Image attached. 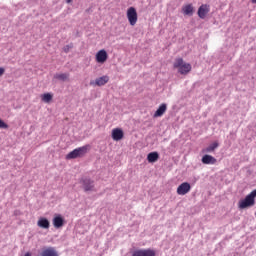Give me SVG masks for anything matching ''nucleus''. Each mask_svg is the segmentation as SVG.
<instances>
[{"instance_id": "obj_12", "label": "nucleus", "mask_w": 256, "mask_h": 256, "mask_svg": "<svg viewBox=\"0 0 256 256\" xmlns=\"http://www.w3.org/2000/svg\"><path fill=\"white\" fill-rule=\"evenodd\" d=\"M107 59H108V54L106 50H100L99 52H97L96 61H98L99 64H104L105 61H107Z\"/></svg>"}, {"instance_id": "obj_13", "label": "nucleus", "mask_w": 256, "mask_h": 256, "mask_svg": "<svg viewBox=\"0 0 256 256\" xmlns=\"http://www.w3.org/2000/svg\"><path fill=\"white\" fill-rule=\"evenodd\" d=\"M165 112H167V104H160V106L158 107L154 114V118H160L165 114Z\"/></svg>"}, {"instance_id": "obj_1", "label": "nucleus", "mask_w": 256, "mask_h": 256, "mask_svg": "<svg viewBox=\"0 0 256 256\" xmlns=\"http://www.w3.org/2000/svg\"><path fill=\"white\" fill-rule=\"evenodd\" d=\"M256 190H252L243 200L239 202V208L244 210L245 208H250L255 206Z\"/></svg>"}, {"instance_id": "obj_21", "label": "nucleus", "mask_w": 256, "mask_h": 256, "mask_svg": "<svg viewBox=\"0 0 256 256\" xmlns=\"http://www.w3.org/2000/svg\"><path fill=\"white\" fill-rule=\"evenodd\" d=\"M218 146H219L218 142H214L213 144H210V146L206 148V152H214V150H216Z\"/></svg>"}, {"instance_id": "obj_25", "label": "nucleus", "mask_w": 256, "mask_h": 256, "mask_svg": "<svg viewBox=\"0 0 256 256\" xmlns=\"http://www.w3.org/2000/svg\"><path fill=\"white\" fill-rule=\"evenodd\" d=\"M71 1H73V0H66L67 3H71Z\"/></svg>"}, {"instance_id": "obj_7", "label": "nucleus", "mask_w": 256, "mask_h": 256, "mask_svg": "<svg viewBox=\"0 0 256 256\" xmlns=\"http://www.w3.org/2000/svg\"><path fill=\"white\" fill-rule=\"evenodd\" d=\"M190 190L191 184H189V182H183L182 184H180V186H178L177 194H179V196H185V194H188Z\"/></svg>"}, {"instance_id": "obj_17", "label": "nucleus", "mask_w": 256, "mask_h": 256, "mask_svg": "<svg viewBox=\"0 0 256 256\" xmlns=\"http://www.w3.org/2000/svg\"><path fill=\"white\" fill-rule=\"evenodd\" d=\"M159 152H150L147 156V160L150 163H154L157 162V160H159Z\"/></svg>"}, {"instance_id": "obj_2", "label": "nucleus", "mask_w": 256, "mask_h": 256, "mask_svg": "<svg viewBox=\"0 0 256 256\" xmlns=\"http://www.w3.org/2000/svg\"><path fill=\"white\" fill-rule=\"evenodd\" d=\"M89 149H90L89 145L76 148L75 150H72V152H69V154L66 155V159L73 160L75 158H81L82 156H85V154H87Z\"/></svg>"}, {"instance_id": "obj_19", "label": "nucleus", "mask_w": 256, "mask_h": 256, "mask_svg": "<svg viewBox=\"0 0 256 256\" xmlns=\"http://www.w3.org/2000/svg\"><path fill=\"white\" fill-rule=\"evenodd\" d=\"M69 74H54L55 80H60L61 82H67L69 80Z\"/></svg>"}, {"instance_id": "obj_9", "label": "nucleus", "mask_w": 256, "mask_h": 256, "mask_svg": "<svg viewBox=\"0 0 256 256\" xmlns=\"http://www.w3.org/2000/svg\"><path fill=\"white\" fill-rule=\"evenodd\" d=\"M210 11V5L207 3H202L200 7L198 8V15L201 19H205L207 13Z\"/></svg>"}, {"instance_id": "obj_24", "label": "nucleus", "mask_w": 256, "mask_h": 256, "mask_svg": "<svg viewBox=\"0 0 256 256\" xmlns=\"http://www.w3.org/2000/svg\"><path fill=\"white\" fill-rule=\"evenodd\" d=\"M5 74V68H0V78Z\"/></svg>"}, {"instance_id": "obj_18", "label": "nucleus", "mask_w": 256, "mask_h": 256, "mask_svg": "<svg viewBox=\"0 0 256 256\" xmlns=\"http://www.w3.org/2000/svg\"><path fill=\"white\" fill-rule=\"evenodd\" d=\"M193 11H194V7L192 3H188L187 5H184L183 13H185V15H193Z\"/></svg>"}, {"instance_id": "obj_10", "label": "nucleus", "mask_w": 256, "mask_h": 256, "mask_svg": "<svg viewBox=\"0 0 256 256\" xmlns=\"http://www.w3.org/2000/svg\"><path fill=\"white\" fill-rule=\"evenodd\" d=\"M52 222H53L54 228H62L65 224V220L63 216H61V214H56Z\"/></svg>"}, {"instance_id": "obj_15", "label": "nucleus", "mask_w": 256, "mask_h": 256, "mask_svg": "<svg viewBox=\"0 0 256 256\" xmlns=\"http://www.w3.org/2000/svg\"><path fill=\"white\" fill-rule=\"evenodd\" d=\"M109 80H110L109 76H101L100 78H97L95 80V85L105 86L106 84H108Z\"/></svg>"}, {"instance_id": "obj_20", "label": "nucleus", "mask_w": 256, "mask_h": 256, "mask_svg": "<svg viewBox=\"0 0 256 256\" xmlns=\"http://www.w3.org/2000/svg\"><path fill=\"white\" fill-rule=\"evenodd\" d=\"M51 100H53L52 94L47 93V94L42 95L43 102L49 103V102H51Z\"/></svg>"}, {"instance_id": "obj_4", "label": "nucleus", "mask_w": 256, "mask_h": 256, "mask_svg": "<svg viewBox=\"0 0 256 256\" xmlns=\"http://www.w3.org/2000/svg\"><path fill=\"white\" fill-rule=\"evenodd\" d=\"M80 183L84 192H96L95 181L91 178H82Z\"/></svg>"}, {"instance_id": "obj_6", "label": "nucleus", "mask_w": 256, "mask_h": 256, "mask_svg": "<svg viewBox=\"0 0 256 256\" xmlns=\"http://www.w3.org/2000/svg\"><path fill=\"white\" fill-rule=\"evenodd\" d=\"M132 256H156V252L151 248H142L134 250V252H132Z\"/></svg>"}, {"instance_id": "obj_5", "label": "nucleus", "mask_w": 256, "mask_h": 256, "mask_svg": "<svg viewBox=\"0 0 256 256\" xmlns=\"http://www.w3.org/2000/svg\"><path fill=\"white\" fill-rule=\"evenodd\" d=\"M127 17L131 25H136L138 21V13L136 7L131 6L127 9Z\"/></svg>"}, {"instance_id": "obj_14", "label": "nucleus", "mask_w": 256, "mask_h": 256, "mask_svg": "<svg viewBox=\"0 0 256 256\" xmlns=\"http://www.w3.org/2000/svg\"><path fill=\"white\" fill-rule=\"evenodd\" d=\"M37 224L40 228H44L46 230L50 228V221L48 220V218H39Z\"/></svg>"}, {"instance_id": "obj_26", "label": "nucleus", "mask_w": 256, "mask_h": 256, "mask_svg": "<svg viewBox=\"0 0 256 256\" xmlns=\"http://www.w3.org/2000/svg\"><path fill=\"white\" fill-rule=\"evenodd\" d=\"M252 1V3H256V0H251Z\"/></svg>"}, {"instance_id": "obj_16", "label": "nucleus", "mask_w": 256, "mask_h": 256, "mask_svg": "<svg viewBox=\"0 0 256 256\" xmlns=\"http://www.w3.org/2000/svg\"><path fill=\"white\" fill-rule=\"evenodd\" d=\"M217 160L214 156H210V154H205L202 158L203 164H216Z\"/></svg>"}, {"instance_id": "obj_8", "label": "nucleus", "mask_w": 256, "mask_h": 256, "mask_svg": "<svg viewBox=\"0 0 256 256\" xmlns=\"http://www.w3.org/2000/svg\"><path fill=\"white\" fill-rule=\"evenodd\" d=\"M40 256H59V252H57L54 246H48V247L42 248V252Z\"/></svg>"}, {"instance_id": "obj_22", "label": "nucleus", "mask_w": 256, "mask_h": 256, "mask_svg": "<svg viewBox=\"0 0 256 256\" xmlns=\"http://www.w3.org/2000/svg\"><path fill=\"white\" fill-rule=\"evenodd\" d=\"M0 128L7 130L9 128L8 124L4 122V120H1L0 118Z\"/></svg>"}, {"instance_id": "obj_11", "label": "nucleus", "mask_w": 256, "mask_h": 256, "mask_svg": "<svg viewBox=\"0 0 256 256\" xmlns=\"http://www.w3.org/2000/svg\"><path fill=\"white\" fill-rule=\"evenodd\" d=\"M124 138V132L121 128H114L112 130V139L115 140L116 142H119Z\"/></svg>"}, {"instance_id": "obj_23", "label": "nucleus", "mask_w": 256, "mask_h": 256, "mask_svg": "<svg viewBox=\"0 0 256 256\" xmlns=\"http://www.w3.org/2000/svg\"><path fill=\"white\" fill-rule=\"evenodd\" d=\"M72 47H74L73 44H67V46H64L63 50L65 51V53H69Z\"/></svg>"}, {"instance_id": "obj_3", "label": "nucleus", "mask_w": 256, "mask_h": 256, "mask_svg": "<svg viewBox=\"0 0 256 256\" xmlns=\"http://www.w3.org/2000/svg\"><path fill=\"white\" fill-rule=\"evenodd\" d=\"M174 68H178L179 74L186 75L192 70L191 64H184L183 58H177L174 62Z\"/></svg>"}]
</instances>
